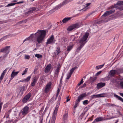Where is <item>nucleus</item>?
Wrapping results in <instances>:
<instances>
[{
    "label": "nucleus",
    "instance_id": "f257e3e1",
    "mask_svg": "<svg viewBox=\"0 0 123 123\" xmlns=\"http://www.w3.org/2000/svg\"><path fill=\"white\" fill-rule=\"evenodd\" d=\"M46 34V31L44 30H38L37 32L34 34H31L30 36L25 39L23 41L24 43L26 41L29 40L30 39L32 40L33 42H35L36 40L32 39L35 37V38H36V41L37 42L40 43L43 40V38Z\"/></svg>",
    "mask_w": 123,
    "mask_h": 123
},
{
    "label": "nucleus",
    "instance_id": "f03ea898",
    "mask_svg": "<svg viewBox=\"0 0 123 123\" xmlns=\"http://www.w3.org/2000/svg\"><path fill=\"white\" fill-rule=\"evenodd\" d=\"M89 35V33L86 32L83 36V37L80 38L79 41L80 46L77 48L76 50V52H78L85 45L87 42L86 40Z\"/></svg>",
    "mask_w": 123,
    "mask_h": 123
},
{
    "label": "nucleus",
    "instance_id": "7ed1b4c3",
    "mask_svg": "<svg viewBox=\"0 0 123 123\" xmlns=\"http://www.w3.org/2000/svg\"><path fill=\"white\" fill-rule=\"evenodd\" d=\"M81 25L80 23H78L74 24L69 26L67 29V30L69 31H70L74 29L76 30L80 27Z\"/></svg>",
    "mask_w": 123,
    "mask_h": 123
},
{
    "label": "nucleus",
    "instance_id": "20e7f679",
    "mask_svg": "<svg viewBox=\"0 0 123 123\" xmlns=\"http://www.w3.org/2000/svg\"><path fill=\"white\" fill-rule=\"evenodd\" d=\"M59 106V103H58V104L56 105V106L55 107V109L53 112L51 123H55L56 119V116Z\"/></svg>",
    "mask_w": 123,
    "mask_h": 123
},
{
    "label": "nucleus",
    "instance_id": "39448f33",
    "mask_svg": "<svg viewBox=\"0 0 123 123\" xmlns=\"http://www.w3.org/2000/svg\"><path fill=\"white\" fill-rule=\"evenodd\" d=\"M29 107L26 106L21 111L20 113L23 115H25L29 112Z\"/></svg>",
    "mask_w": 123,
    "mask_h": 123
},
{
    "label": "nucleus",
    "instance_id": "423d86ee",
    "mask_svg": "<svg viewBox=\"0 0 123 123\" xmlns=\"http://www.w3.org/2000/svg\"><path fill=\"white\" fill-rule=\"evenodd\" d=\"M10 48L9 46H6L5 48L1 49L0 50V52L4 53L6 55L8 54L10 52Z\"/></svg>",
    "mask_w": 123,
    "mask_h": 123
},
{
    "label": "nucleus",
    "instance_id": "0eeeda50",
    "mask_svg": "<svg viewBox=\"0 0 123 123\" xmlns=\"http://www.w3.org/2000/svg\"><path fill=\"white\" fill-rule=\"evenodd\" d=\"M105 93H102L94 95L91 96L92 99L94 98H96L99 97H105Z\"/></svg>",
    "mask_w": 123,
    "mask_h": 123
},
{
    "label": "nucleus",
    "instance_id": "6e6552de",
    "mask_svg": "<svg viewBox=\"0 0 123 123\" xmlns=\"http://www.w3.org/2000/svg\"><path fill=\"white\" fill-rule=\"evenodd\" d=\"M31 95L30 93H29L23 98L22 101L24 103H26L30 98Z\"/></svg>",
    "mask_w": 123,
    "mask_h": 123
},
{
    "label": "nucleus",
    "instance_id": "1a4fd4ad",
    "mask_svg": "<svg viewBox=\"0 0 123 123\" xmlns=\"http://www.w3.org/2000/svg\"><path fill=\"white\" fill-rule=\"evenodd\" d=\"M115 10H112L109 11L105 12L102 15V17H105L108 16L114 12Z\"/></svg>",
    "mask_w": 123,
    "mask_h": 123
},
{
    "label": "nucleus",
    "instance_id": "9d476101",
    "mask_svg": "<svg viewBox=\"0 0 123 123\" xmlns=\"http://www.w3.org/2000/svg\"><path fill=\"white\" fill-rule=\"evenodd\" d=\"M54 38V36L53 35H52L47 40L46 44H49L51 43H53Z\"/></svg>",
    "mask_w": 123,
    "mask_h": 123
},
{
    "label": "nucleus",
    "instance_id": "9b49d317",
    "mask_svg": "<svg viewBox=\"0 0 123 123\" xmlns=\"http://www.w3.org/2000/svg\"><path fill=\"white\" fill-rule=\"evenodd\" d=\"M120 69L117 70H112L110 71V74L112 76H113L116 73H118L120 71Z\"/></svg>",
    "mask_w": 123,
    "mask_h": 123
},
{
    "label": "nucleus",
    "instance_id": "f8f14e48",
    "mask_svg": "<svg viewBox=\"0 0 123 123\" xmlns=\"http://www.w3.org/2000/svg\"><path fill=\"white\" fill-rule=\"evenodd\" d=\"M19 72V71L15 72H14V70L12 71L11 75V80H12L14 77L16 76Z\"/></svg>",
    "mask_w": 123,
    "mask_h": 123
},
{
    "label": "nucleus",
    "instance_id": "ddd939ff",
    "mask_svg": "<svg viewBox=\"0 0 123 123\" xmlns=\"http://www.w3.org/2000/svg\"><path fill=\"white\" fill-rule=\"evenodd\" d=\"M86 93H83L82 94L80 95L78 97L77 100H78V101L80 102V101L82 100L83 98L86 96Z\"/></svg>",
    "mask_w": 123,
    "mask_h": 123
},
{
    "label": "nucleus",
    "instance_id": "4468645a",
    "mask_svg": "<svg viewBox=\"0 0 123 123\" xmlns=\"http://www.w3.org/2000/svg\"><path fill=\"white\" fill-rule=\"evenodd\" d=\"M51 85V82H49L47 85L45 89V92H47L49 91Z\"/></svg>",
    "mask_w": 123,
    "mask_h": 123
},
{
    "label": "nucleus",
    "instance_id": "2eb2a0df",
    "mask_svg": "<svg viewBox=\"0 0 123 123\" xmlns=\"http://www.w3.org/2000/svg\"><path fill=\"white\" fill-rule=\"evenodd\" d=\"M105 84L104 83L100 82L97 84V88L98 89L100 88L105 85Z\"/></svg>",
    "mask_w": 123,
    "mask_h": 123
},
{
    "label": "nucleus",
    "instance_id": "dca6fc26",
    "mask_svg": "<svg viewBox=\"0 0 123 123\" xmlns=\"http://www.w3.org/2000/svg\"><path fill=\"white\" fill-rule=\"evenodd\" d=\"M36 10L35 7H33L30 8L29 10L26 12V14H30L31 13Z\"/></svg>",
    "mask_w": 123,
    "mask_h": 123
},
{
    "label": "nucleus",
    "instance_id": "f3484780",
    "mask_svg": "<svg viewBox=\"0 0 123 123\" xmlns=\"http://www.w3.org/2000/svg\"><path fill=\"white\" fill-rule=\"evenodd\" d=\"M51 65V64H49L47 66L45 69V73H47L49 72L50 70Z\"/></svg>",
    "mask_w": 123,
    "mask_h": 123
},
{
    "label": "nucleus",
    "instance_id": "a211bd4d",
    "mask_svg": "<svg viewBox=\"0 0 123 123\" xmlns=\"http://www.w3.org/2000/svg\"><path fill=\"white\" fill-rule=\"evenodd\" d=\"M91 3H87L86 4L84 5V8L81 9L83 10V11H85L88 8V7L91 4Z\"/></svg>",
    "mask_w": 123,
    "mask_h": 123
},
{
    "label": "nucleus",
    "instance_id": "6ab92c4d",
    "mask_svg": "<svg viewBox=\"0 0 123 123\" xmlns=\"http://www.w3.org/2000/svg\"><path fill=\"white\" fill-rule=\"evenodd\" d=\"M37 80V77H36L35 76L34 77L33 79V80L32 81L31 83V85L32 86H34L35 85V84L36 83Z\"/></svg>",
    "mask_w": 123,
    "mask_h": 123
},
{
    "label": "nucleus",
    "instance_id": "aec40b11",
    "mask_svg": "<svg viewBox=\"0 0 123 123\" xmlns=\"http://www.w3.org/2000/svg\"><path fill=\"white\" fill-rule=\"evenodd\" d=\"M7 69L8 68H6L3 71L2 73L1 74V76L0 77V79H3L4 76L6 72Z\"/></svg>",
    "mask_w": 123,
    "mask_h": 123
},
{
    "label": "nucleus",
    "instance_id": "412c9836",
    "mask_svg": "<svg viewBox=\"0 0 123 123\" xmlns=\"http://www.w3.org/2000/svg\"><path fill=\"white\" fill-rule=\"evenodd\" d=\"M72 18L71 17L66 18L63 19L62 20L63 23H65L68 21L70 20Z\"/></svg>",
    "mask_w": 123,
    "mask_h": 123
},
{
    "label": "nucleus",
    "instance_id": "4be33fe9",
    "mask_svg": "<svg viewBox=\"0 0 123 123\" xmlns=\"http://www.w3.org/2000/svg\"><path fill=\"white\" fill-rule=\"evenodd\" d=\"M114 96L116 98L118 99L119 100H120L123 102V99L121 97L118 96L115 94H114Z\"/></svg>",
    "mask_w": 123,
    "mask_h": 123
},
{
    "label": "nucleus",
    "instance_id": "5701e85b",
    "mask_svg": "<svg viewBox=\"0 0 123 123\" xmlns=\"http://www.w3.org/2000/svg\"><path fill=\"white\" fill-rule=\"evenodd\" d=\"M103 118L102 117H97L94 120L95 122H98L102 121Z\"/></svg>",
    "mask_w": 123,
    "mask_h": 123
},
{
    "label": "nucleus",
    "instance_id": "b1692460",
    "mask_svg": "<svg viewBox=\"0 0 123 123\" xmlns=\"http://www.w3.org/2000/svg\"><path fill=\"white\" fill-rule=\"evenodd\" d=\"M60 70V67L58 66V67L55 70V76H57V77L58 73L59 72V71Z\"/></svg>",
    "mask_w": 123,
    "mask_h": 123
},
{
    "label": "nucleus",
    "instance_id": "393cba45",
    "mask_svg": "<svg viewBox=\"0 0 123 123\" xmlns=\"http://www.w3.org/2000/svg\"><path fill=\"white\" fill-rule=\"evenodd\" d=\"M63 120L64 122V123L67 120L68 117V114L67 113H65L63 117Z\"/></svg>",
    "mask_w": 123,
    "mask_h": 123
},
{
    "label": "nucleus",
    "instance_id": "a878e982",
    "mask_svg": "<svg viewBox=\"0 0 123 123\" xmlns=\"http://www.w3.org/2000/svg\"><path fill=\"white\" fill-rule=\"evenodd\" d=\"M35 56L37 57L38 59L41 58L42 57V55H41L36 54L35 55Z\"/></svg>",
    "mask_w": 123,
    "mask_h": 123
},
{
    "label": "nucleus",
    "instance_id": "bb28decb",
    "mask_svg": "<svg viewBox=\"0 0 123 123\" xmlns=\"http://www.w3.org/2000/svg\"><path fill=\"white\" fill-rule=\"evenodd\" d=\"M73 45H71L67 47V50L68 51H70L73 48Z\"/></svg>",
    "mask_w": 123,
    "mask_h": 123
},
{
    "label": "nucleus",
    "instance_id": "cd10ccee",
    "mask_svg": "<svg viewBox=\"0 0 123 123\" xmlns=\"http://www.w3.org/2000/svg\"><path fill=\"white\" fill-rule=\"evenodd\" d=\"M56 53H55V55H57L59 54L60 52V47H58L56 50Z\"/></svg>",
    "mask_w": 123,
    "mask_h": 123
},
{
    "label": "nucleus",
    "instance_id": "c85d7f7f",
    "mask_svg": "<svg viewBox=\"0 0 123 123\" xmlns=\"http://www.w3.org/2000/svg\"><path fill=\"white\" fill-rule=\"evenodd\" d=\"M80 102V101H78V100H77L75 101V105L74 106V108H75L77 107L78 104Z\"/></svg>",
    "mask_w": 123,
    "mask_h": 123
},
{
    "label": "nucleus",
    "instance_id": "c756f323",
    "mask_svg": "<svg viewBox=\"0 0 123 123\" xmlns=\"http://www.w3.org/2000/svg\"><path fill=\"white\" fill-rule=\"evenodd\" d=\"M24 87H22L20 88V93H21V95L23 94V92L24 90Z\"/></svg>",
    "mask_w": 123,
    "mask_h": 123
},
{
    "label": "nucleus",
    "instance_id": "7c9ffc66",
    "mask_svg": "<svg viewBox=\"0 0 123 123\" xmlns=\"http://www.w3.org/2000/svg\"><path fill=\"white\" fill-rule=\"evenodd\" d=\"M104 66V64L100 65V66H97L96 67V68L97 69H99L103 67Z\"/></svg>",
    "mask_w": 123,
    "mask_h": 123
},
{
    "label": "nucleus",
    "instance_id": "2f4dec72",
    "mask_svg": "<svg viewBox=\"0 0 123 123\" xmlns=\"http://www.w3.org/2000/svg\"><path fill=\"white\" fill-rule=\"evenodd\" d=\"M9 35H7L6 36L2 38H1V40L2 41H3V40L6 39V38H8L9 37Z\"/></svg>",
    "mask_w": 123,
    "mask_h": 123
},
{
    "label": "nucleus",
    "instance_id": "473e14b6",
    "mask_svg": "<svg viewBox=\"0 0 123 123\" xmlns=\"http://www.w3.org/2000/svg\"><path fill=\"white\" fill-rule=\"evenodd\" d=\"M31 77V76H29L27 78L24 80V81H25L26 82H28L30 80Z\"/></svg>",
    "mask_w": 123,
    "mask_h": 123
},
{
    "label": "nucleus",
    "instance_id": "72a5a7b5",
    "mask_svg": "<svg viewBox=\"0 0 123 123\" xmlns=\"http://www.w3.org/2000/svg\"><path fill=\"white\" fill-rule=\"evenodd\" d=\"M11 111L12 112H14L16 113L18 111L16 109V108L15 107L13 108L12 109Z\"/></svg>",
    "mask_w": 123,
    "mask_h": 123
},
{
    "label": "nucleus",
    "instance_id": "f704fd0d",
    "mask_svg": "<svg viewBox=\"0 0 123 123\" xmlns=\"http://www.w3.org/2000/svg\"><path fill=\"white\" fill-rule=\"evenodd\" d=\"M88 103V100H85L83 102V104L84 105H87Z\"/></svg>",
    "mask_w": 123,
    "mask_h": 123
},
{
    "label": "nucleus",
    "instance_id": "c9c22d12",
    "mask_svg": "<svg viewBox=\"0 0 123 123\" xmlns=\"http://www.w3.org/2000/svg\"><path fill=\"white\" fill-rule=\"evenodd\" d=\"M6 56H3L0 57V60L1 61L3 60H5Z\"/></svg>",
    "mask_w": 123,
    "mask_h": 123
},
{
    "label": "nucleus",
    "instance_id": "e433bc0d",
    "mask_svg": "<svg viewBox=\"0 0 123 123\" xmlns=\"http://www.w3.org/2000/svg\"><path fill=\"white\" fill-rule=\"evenodd\" d=\"M118 5H123V1H119L117 2Z\"/></svg>",
    "mask_w": 123,
    "mask_h": 123
},
{
    "label": "nucleus",
    "instance_id": "4c0bfd02",
    "mask_svg": "<svg viewBox=\"0 0 123 123\" xmlns=\"http://www.w3.org/2000/svg\"><path fill=\"white\" fill-rule=\"evenodd\" d=\"M15 5V3H11L8 4L7 5H6V7H8L10 6H14V5Z\"/></svg>",
    "mask_w": 123,
    "mask_h": 123
},
{
    "label": "nucleus",
    "instance_id": "58836bf2",
    "mask_svg": "<svg viewBox=\"0 0 123 123\" xmlns=\"http://www.w3.org/2000/svg\"><path fill=\"white\" fill-rule=\"evenodd\" d=\"M30 58V56L29 55H25V59L28 60Z\"/></svg>",
    "mask_w": 123,
    "mask_h": 123
},
{
    "label": "nucleus",
    "instance_id": "ea45409f",
    "mask_svg": "<svg viewBox=\"0 0 123 123\" xmlns=\"http://www.w3.org/2000/svg\"><path fill=\"white\" fill-rule=\"evenodd\" d=\"M90 79L92 81V82H93L96 79V77L93 78L92 77H90Z\"/></svg>",
    "mask_w": 123,
    "mask_h": 123
},
{
    "label": "nucleus",
    "instance_id": "a19ab883",
    "mask_svg": "<svg viewBox=\"0 0 123 123\" xmlns=\"http://www.w3.org/2000/svg\"><path fill=\"white\" fill-rule=\"evenodd\" d=\"M27 69L26 68L25 69V70L24 71L23 73L22 74V75H24L25 74V73L27 72Z\"/></svg>",
    "mask_w": 123,
    "mask_h": 123
},
{
    "label": "nucleus",
    "instance_id": "79ce46f5",
    "mask_svg": "<svg viewBox=\"0 0 123 123\" xmlns=\"http://www.w3.org/2000/svg\"><path fill=\"white\" fill-rule=\"evenodd\" d=\"M71 75L69 73L67 75V79H68L71 77Z\"/></svg>",
    "mask_w": 123,
    "mask_h": 123
},
{
    "label": "nucleus",
    "instance_id": "37998d69",
    "mask_svg": "<svg viewBox=\"0 0 123 123\" xmlns=\"http://www.w3.org/2000/svg\"><path fill=\"white\" fill-rule=\"evenodd\" d=\"M117 5H118V4H117H117L114 5L113 6H112V7L113 8H116L117 7Z\"/></svg>",
    "mask_w": 123,
    "mask_h": 123
},
{
    "label": "nucleus",
    "instance_id": "c03bdc74",
    "mask_svg": "<svg viewBox=\"0 0 123 123\" xmlns=\"http://www.w3.org/2000/svg\"><path fill=\"white\" fill-rule=\"evenodd\" d=\"M74 71V70H73V69L72 68L70 70L69 73L72 75V73H73Z\"/></svg>",
    "mask_w": 123,
    "mask_h": 123
},
{
    "label": "nucleus",
    "instance_id": "a18cd8bd",
    "mask_svg": "<svg viewBox=\"0 0 123 123\" xmlns=\"http://www.w3.org/2000/svg\"><path fill=\"white\" fill-rule=\"evenodd\" d=\"M101 72L102 71H101L98 72L96 74V76H98L101 73Z\"/></svg>",
    "mask_w": 123,
    "mask_h": 123
},
{
    "label": "nucleus",
    "instance_id": "49530a36",
    "mask_svg": "<svg viewBox=\"0 0 123 123\" xmlns=\"http://www.w3.org/2000/svg\"><path fill=\"white\" fill-rule=\"evenodd\" d=\"M83 79H82L81 81L79 83L78 85L79 86H80V85L81 84H82V83H83Z\"/></svg>",
    "mask_w": 123,
    "mask_h": 123
},
{
    "label": "nucleus",
    "instance_id": "de8ad7c7",
    "mask_svg": "<svg viewBox=\"0 0 123 123\" xmlns=\"http://www.w3.org/2000/svg\"><path fill=\"white\" fill-rule=\"evenodd\" d=\"M120 86L123 88V81H121L120 82Z\"/></svg>",
    "mask_w": 123,
    "mask_h": 123
},
{
    "label": "nucleus",
    "instance_id": "09e8293b",
    "mask_svg": "<svg viewBox=\"0 0 123 123\" xmlns=\"http://www.w3.org/2000/svg\"><path fill=\"white\" fill-rule=\"evenodd\" d=\"M108 105H109V106H116V105L114 104H108Z\"/></svg>",
    "mask_w": 123,
    "mask_h": 123
},
{
    "label": "nucleus",
    "instance_id": "8fccbe9b",
    "mask_svg": "<svg viewBox=\"0 0 123 123\" xmlns=\"http://www.w3.org/2000/svg\"><path fill=\"white\" fill-rule=\"evenodd\" d=\"M24 2L23 1H20L19 2H17L16 3H15V4H18L20 3H22Z\"/></svg>",
    "mask_w": 123,
    "mask_h": 123
},
{
    "label": "nucleus",
    "instance_id": "3c124183",
    "mask_svg": "<svg viewBox=\"0 0 123 123\" xmlns=\"http://www.w3.org/2000/svg\"><path fill=\"white\" fill-rule=\"evenodd\" d=\"M24 21H20V22H19L17 24H21L23 23V22H24Z\"/></svg>",
    "mask_w": 123,
    "mask_h": 123
},
{
    "label": "nucleus",
    "instance_id": "603ef678",
    "mask_svg": "<svg viewBox=\"0 0 123 123\" xmlns=\"http://www.w3.org/2000/svg\"><path fill=\"white\" fill-rule=\"evenodd\" d=\"M69 97L68 96L67 97V99L66 100V101L67 102H68L70 100V99H69Z\"/></svg>",
    "mask_w": 123,
    "mask_h": 123
},
{
    "label": "nucleus",
    "instance_id": "864d4df0",
    "mask_svg": "<svg viewBox=\"0 0 123 123\" xmlns=\"http://www.w3.org/2000/svg\"><path fill=\"white\" fill-rule=\"evenodd\" d=\"M116 82V80L115 79H113L111 81V82L112 83H115Z\"/></svg>",
    "mask_w": 123,
    "mask_h": 123
},
{
    "label": "nucleus",
    "instance_id": "5fc2aeb1",
    "mask_svg": "<svg viewBox=\"0 0 123 123\" xmlns=\"http://www.w3.org/2000/svg\"><path fill=\"white\" fill-rule=\"evenodd\" d=\"M39 123H43V119L42 118L40 120Z\"/></svg>",
    "mask_w": 123,
    "mask_h": 123
},
{
    "label": "nucleus",
    "instance_id": "6e6d98bb",
    "mask_svg": "<svg viewBox=\"0 0 123 123\" xmlns=\"http://www.w3.org/2000/svg\"><path fill=\"white\" fill-rule=\"evenodd\" d=\"M62 40H63V41H62V42H63V43H65V38H62Z\"/></svg>",
    "mask_w": 123,
    "mask_h": 123
},
{
    "label": "nucleus",
    "instance_id": "4d7b16f0",
    "mask_svg": "<svg viewBox=\"0 0 123 123\" xmlns=\"http://www.w3.org/2000/svg\"><path fill=\"white\" fill-rule=\"evenodd\" d=\"M86 93V96H87V95H89L90 94V93H89V92H88L87 93H86V92H85V93Z\"/></svg>",
    "mask_w": 123,
    "mask_h": 123
},
{
    "label": "nucleus",
    "instance_id": "13d9d810",
    "mask_svg": "<svg viewBox=\"0 0 123 123\" xmlns=\"http://www.w3.org/2000/svg\"><path fill=\"white\" fill-rule=\"evenodd\" d=\"M60 91V90L58 88L57 91V92L59 93Z\"/></svg>",
    "mask_w": 123,
    "mask_h": 123
},
{
    "label": "nucleus",
    "instance_id": "bf43d9fd",
    "mask_svg": "<svg viewBox=\"0 0 123 123\" xmlns=\"http://www.w3.org/2000/svg\"><path fill=\"white\" fill-rule=\"evenodd\" d=\"M77 68V67H74V68H72V69H73L74 70H75Z\"/></svg>",
    "mask_w": 123,
    "mask_h": 123
},
{
    "label": "nucleus",
    "instance_id": "052dcab7",
    "mask_svg": "<svg viewBox=\"0 0 123 123\" xmlns=\"http://www.w3.org/2000/svg\"><path fill=\"white\" fill-rule=\"evenodd\" d=\"M120 94L121 96L123 97V93H120Z\"/></svg>",
    "mask_w": 123,
    "mask_h": 123
},
{
    "label": "nucleus",
    "instance_id": "680f3d73",
    "mask_svg": "<svg viewBox=\"0 0 123 123\" xmlns=\"http://www.w3.org/2000/svg\"><path fill=\"white\" fill-rule=\"evenodd\" d=\"M4 123H11L9 121H6Z\"/></svg>",
    "mask_w": 123,
    "mask_h": 123
},
{
    "label": "nucleus",
    "instance_id": "e2e57ef3",
    "mask_svg": "<svg viewBox=\"0 0 123 123\" xmlns=\"http://www.w3.org/2000/svg\"><path fill=\"white\" fill-rule=\"evenodd\" d=\"M59 94V93L57 92L56 94V98H57V97H58V94Z\"/></svg>",
    "mask_w": 123,
    "mask_h": 123
},
{
    "label": "nucleus",
    "instance_id": "0e129e2a",
    "mask_svg": "<svg viewBox=\"0 0 123 123\" xmlns=\"http://www.w3.org/2000/svg\"><path fill=\"white\" fill-rule=\"evenodd\" d=\"M119 9L121 10H123V7H121L120 8H119Z\"/></svg>",
    "mask_w": 123,
    "mask_h": 123
},
{
    "label": "nucleus",
    "instance_id": "69168bd1",
    "mask_svg": "<svg viewBox=\"0 0 123 123\" xmlns=\"http://www.w3.org/2000/svg\"><path fill=\"white\" fill-rule=\"evenodd\" d=\"M61 98L60 97V96H59L58 98V101H60V100Z\"/></svg>",
    "mask_w": 123,
    "mask_h": 123
},
{
    "label": "nucleus",
    "instance_id": "338daca9",
    "mask_svg": "<svg viewBox=\"0 0 123 123\" xmlns=\"http://www.w3.org/2000/svg\"><path fill=\"white\" fill-rule=\"evenodd\" d=\"M62 79H61L60 80V83H61L62 82Z\"/></svg>",
    "mask_w": 123,
    "mask_h": 123
},
{
    "label": "nucleus",
    "instance_id": "774afa93",
    "mask_svg": "<svg viewBox=\"0 0 123 123\" xmlns=\"http://www.w3.org/2000/svg\"><path fill=\"white\" fill-rule=\"evenodd\" d=\"M90 14H88L86 16V18H87L89 15Z\"/></svg>",
    "mask_w": 123,
    "mask_h": 123
}]
</instances>
